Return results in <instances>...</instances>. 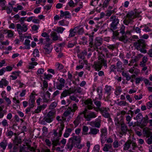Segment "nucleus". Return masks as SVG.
<instances>
[{"mask_svg":"<svg viewBox=\"0 0 152 152\" xmlns=\"http://www.w3.org/2000/svg\"><path fill=\"white\" fill-rule=\"evenodd\" d=\"M87 109L85 108L83 111L80 112L83 118H84L86 121H90L91 119L94 118L97 116V114L94 112H91L87 114Z\"/></svg>","mask_w":152,"mask_h":152,"instance_id":"nucleus-1","label":"nucleus"},{"mask_svg":"<svg viewBox=\"0 0 152 152\" xmlns=\"http://www.w3.org/2000/svg\"><path fill=\"white\" fill-rule=\"evenodd\" d=\"M142 133L144 137L148 138L146 140L147 143L151 144L152 143V132L148 128L145 127L143 129Z\"/></svg>","mask_w":152,"mask_h":152,"instance_id":"nucleus-2","label":"nucleus"},{"mask_svg":"<svg viewBox=\"0 0 152 152\" xmlns=\"http://www.w3.org/2000/svg\"><path fill=\"white\" fill-rule=\"evenodd\" d=\"M70 141L74 143L75 145V148L79 149H81L84 146V144H80L81 137L80 136H74L69 139Z\"/></svg>","mask_w":152,"mask_h":152,"instance_id":"nucleus-3","label":"nucleus"},{"mask_svg":"<svg viewBox=\"0 0 152 152\" xmlns=\"http://www.w3.org/2000/svg\"><path fill=\"white\" fill-rule=\"evenodd\" d=\"M55 115V112L53 110L50 111L45 118V120L47 123H51L53 120Z\"/></svg>","mask_w":152,"mask_h":152,"instance_id":"nucleus-4","label":"nucleus"},{"mask_svg":"<svg viewBox=\"0 0 152 152\" xmlns=\"http://www.w3.org/2000/svg\"><path fill=\"white\" fill-rule=\"evenodd\" d=\"M101 140L102 145L105 143L106 140V137L107 136V129L104 128L101 130Z\"/></svg>","mask_w":152,"mask_h":152,"instance_id":"nucleus-5","label":"nucleus"},{"mask_svg":"<svg viewBox=\"0 0 152 152\" xmlns=\"http://www.w3.org/2000/svg\"><path fill=\"white\" fill-rule=\"evenodd\" d=\"M16 28L18 33L20 34H22L23 32H26L28 29L27 26L25 24L22 26L20 24L18 23L16 25Z\"/></svg>","mask_w":152,"mask_h":152,"instance_id":"nucleus-6","label":"nucleus"},{"mask_svg":"<svg viewBox=\"0 0 152 152\" xmlns=\"http://www.w3.org/2000/svg\"><path fill=\"white\" fill-rule=\"evenodd\" d=\"M117 118L118 119L117 121V123L116 124L115 122V124L118 126L120 125H121V131L124 133H126L127 130V127L126 125L123 123V120L122 119H121L120 121L118 119V117H117Z\"/></svg>","mask_w":152,"mask_h":152,"instance_id":"nucleus-7","label":"nucleus"},{"mask_svg":"<svg viewBox=\"0 0 152 152\" xmlns=\"http://www.w3.org/2000/svg\"><path fill=\"white\" fill-rule=\"evenodd\" d=\"M146 46L147 45L144 43H139L136 46V48L141 52L145 53H147V50H146L147 49Z\"/></svg>","mask_w":152,"mask_h":152,"instance_id":"nucleus-8","label":"nucleus"},{"mask_svg":"<svg viewBox=\"0 0 152 152\" xmlns=\"http://www.w3.org/2000/svg\"><path fill=\"white\" fill-rule=\"evenodd\" d=\"M37 96V94L34 91H33L29 96V99L28 101L29 104L31 107H34V104L35 103V98L36 96Z\"/></svg>","mask_w":152,"mask_h":152,"instance_id":"nucleus-9","label":"nucleus"},{"mask_svg":"<svg viewBox=\"0 0 152 152\" xmlns=\"http://www.w3.org/2000/svg\"><path fill=\"white\" fill-rule=\"evenodd\" d=\"M109 109L106 107H102L99 109V111L102 115L106 118H109L110 117V115L109 113Z\"/></svg>","mask_w":152,"mask_h":152,"instance_id":"nucleus-10","label":"nucleus"},{"mask_svg":"<svg viewBox=\"0 0 152 152\" xmlns=\"http://www.w3.org/2000/svg\"><path fill=\"white\" fill-rule=\"evenodd\" d=\"M74 92L73 89L70 88L69 89H65L64 90L61 94L60 98L62 99Z\"/></svg>","mask_w":152,"mask_h":152,"instance_id":"nucleus-11","label":"nucleus"},{"mask_svg":"<svg viewBox=\"0 0 152 152\" xmlns=\"http://www.w3.org/2000/svg\"><path fill=\"white\" fill-rule=\"evenodd\" d=\"M111 20H113L111 24V27L113 29H115L116 28V26L118 23L119 20L115 16H112L110 17Z\"/></svg>","mask_w":152,"mask_h":152,"instance_id":"nucleus-12","label":"nucleus"},{"mask_svg":"<svg viewBox=\"0 0 152 152\" xmlns=\"http://www.w3.org/2000/svg\"><path fill=\"white\" fill-rule=\"evenodd\" d=\"M140 12L137 11L130 12L127 14V17L130 20H132L135 17H139Z\"/></svg>","mask_w":152,"mask_h":152,"instance_id":"nucleus-13","label":"nucleus"},{"mask_svg":"<svg viewBox=\"0 0 152 152\" xmlns=\"http://www.w3.org/2000/svg\"><path fill=\"white\" fill-rule=\"evenodd\" d=\"M85 105H87V107L88 109L91 110L93 108V102L91 99H88L86 100L84 102Z\"/></svg>","mask_w":152,"mask_h":152,"instance_id":"nucleus-14","label":"nucleus"},{"mask_svg":"<svg viewBox=\"0 0 152 152\" xmlns=\"http://www.w3.org/2000/svg\"><path fill=\"white\" fill-rule=\"evenodd\" d=\"M50 94L47 91L44 95L43 98L44 101L46 102H49L51 101L52 100L50 98Z\"/></svg>","mask_w":152,"mask_h":152,"instance_id":"nucleus-15","label":"nucleus"},{"mask_svg":"<svg viewBox=\"0 0 152 152\" xmlns=\"http://www.w3.org/2000/svg\"><path fill=\"white\" fill-rule=\"evenodd\" d=\"M74 146L75 147V144L70 140H69V141L66 145L65 148L67 150L71 151Z\"/></svg>","mask_w":152,"mask_h":152,"instance_id":"nucleus-16","label":"nucleus"},{"mask_svg":"<svg viewBox=\"0 0 152 152\" xmlns=\"http://www.w3.org/2000/svg\"><path fill=\"white\" fill-rule=\"evenodd\" d=\"M52 46L50 44H47L44 47V49L45 54H49L51 52L52 49Z\"/></svg>","mask_w":152,"mask_h":152,"instance_id":"nucleus-17","label":"nucleus"},{"mask_svg":"<svg viewBox=\"0 0 152 152\" xmlns=\"http://www.w3.org/2000/svg\"><path fill=\"white\" fill-rule=\"evenodd\" d=\"M60 16H65V18H71L70 14L68 11L63 12L62 10L60 11Z\"/></svg>","mask_w":152,"mask_h":152,"instance_id":"nucleus-18","label":"nucleus"},{"mask_svg":"<svg viewBox=\"0 0 152 152\" xmlns=\"http://www.w3.org/2000/svg\"><path fill=\"white\" fill-rule=\"evenodd\" d=\"M81 119H83V118L80 112L79 113V114L75 120L73 122L76 126H77L79 124L80 122V120Z\"/></svg>","mask_w":152,"mask_h":152,"instance_id":"nucleus-19","label":"nucleus"},{"mask_svg":"<svg viewBox=\"0 0 152 152\" xmlns=\"http://www.w3.org/2000/svg\"><path fill=\"white\" fill-rule=\"evenodd\" d=\"M102 43V39L99 37L95 39L94 45L96 47H98L101 45Z\"/></svg>","mask_w":152,"mask_h":152,"instance_id":"nucleus-20","label":"nucleus"},{"mask_svg":"<svg viewBox=\"0 0 152 152\" xmlns=\"http://www.w3.org/2000/svg\"><path fill=\"white\" fill-rule=\"evenodd\" d=\"M94 68L96 71H98L101 69L102 66L101 60L95 63L94 65Z\"/></svg>","mask_w":152,"mask_h":152,"instance_id":"nucleus-21","label":"nucleus"},{"mask_svg":"<svg viewBox=\"0 0 152 152\" xmlns=\"http://www.w3.org/2000/svg\"><path fill=\"white\" fill-rule=\"evenodd\" d=\"M9 84V82L5 79H2L0 81V88H2L3 86H6Z\"/></svg>","mask_w":152,"mask_h":152,"instance_id":"nucleus-22","label":"nucleus"},{"mask_svg":"<svg viewBox=\"0 0 152 152\" xmlns=\"http://www.w3.org/2000/svg\"><path fill=\"white\" fill-rule=\"evenodd\" d=\"M104 90L106 94H107L108 96L110 95L112 92L111 87L110 86L106 85L105 86Z\"/></svg>","mask_w":152,"mask_h":152,"instance_id":"nucleus-23","label":"nucleus"},{"mask_svg":"<svg viewBox=\"0 0 152 152\" xmlns=\"http://www.w3.org/2000/svg\"><path fill=\"white\" fill-rule=\"evenodd\" d=\"M50 35L51 37L53 40L56 41L58 39L59 37L57 36V34L56 32L52 31Z\"/></svg>","mask_w":152,"mask_h":152,"instance_id":"nucleus-24","label":"nucleus"},{"mask_svg":"<svg viewBox=\"0 0 152 152\" xmlns=\"http://www.w3.org/2000/svg\"><path fill=\"white\" fill-rule=\"evenodd\" d=\"M131 145V140H128L124 145V149L125 150H128L130 147Z\"/></svg>","mask_w":152,"mask_h":152,"instance_id":"nucleus-25","label":"nucleus"},{"mask_svg":"<svg viewBox=\"0 0 152 152\" xmlns=\"http://www.w3.org/2000/svg\"><path fill=\"white\" fill-rule=\"evenodd\" d=\"M16 7H15L13 8V11L17 12L19 10H22L24 9V7L21 5H19L18 4H16Z\"/></svg>","mask_w":152,"mask_h":152,"instance_id":"nucleus-26","label":"nucleus"},{"mask_svg":"<svg viewBox=\"0 0 152 152\" xmlns=\"http://www.w3.org/2000/svg\"><path fill=\"white\" fill-rule=\"evenodd\" d=\"M99 130L96 128H91L89 132H88V134L95 135L99 132Z\"/></svg>","mask_w":152,"mask_h":152,"instance_id":"nucleus-27","label":"nucleus"},{"mask_svg":"<svg viewBox=\"0 0 152 152\" xmlns=\"http://www.w3.org/2000/svg\"><path fill=\"white\" fill-rule=\"evenodd\" d=\"M148 60V58L146 56H144L142 58V61L140 62V65L142 67L145 66Z\"/></svg>","mask_w":152,"mask_h":152,"instance_id":"nucleus-28","label":"nucleus"},{"mask_svg":"<svg viewBox=\"0 0 152 152\" xmlns=\"http://www.w3.org/2000/svg\"><path fill=\"white\" fill-rule=\"evenodd\" d=\"M72 131V129L71 128H68L66 130L64 134V137L65 138H67L69 136L70 134Z\"/></svg>","mask_w":152,"mask_h":152,"instance_id":"nucleus-29","label":"nucleus"},{"mask_svg":"<svg viewBox=\"0 0 152 152\" xmlns=\"http://www.w3.org/2000/svg\"><path fill=\"white\" fill-rule=\"evenodd\" d=\"M148 119V117L147 115H146L143 118V121L141 124V127H142L146 126Z\"/></svg>","mask_w":152,"mask_h":152,"instance_id":"nucleus-30","label":"nucleus"},{"mask_svg":"<svg viewBox=\"0 0 152 152\" xmlns=\"http://www.w3.org/2000/svg\"><path fill=\"white\" fill-rule=\"evenodd\" d=\"M38 63L36 62L29 63L27 67L29 69H32L34 68V66H36Z\"/></svg>","mask_w":152,"mask_h":152,"instance_id":"nucleus-31","label":"nucleus"},{"mask_svg":"<svg viewBox=\"0 0 152 152\" xmlns=\"http://www.w3.org/2000/svg\"><path fill=\"white\" fill-rule=\"evenodd\" d=\"M30 41L28 39H26L24 44L25 46L23 48L24 49H29L30 48Z\"/></svg>","mask_w":152,"mask_h":152,"instance_id":"nucleus-32","label":"nucleus"},{"mask_svg":"<svg viewBox=\"0 0 152 152\" xmlns=\"http://www.w3.org/2000/svg\"><path fill=\"white\" fill-rule=\"evenodd\" d=\"M134 119L137 120L139 122H141L143 119V116L141 113H139L136 117L134 118Z\"/></svg>","mask_w":152,"mask_h":152,"instance_id":"nucleus-33","label":"nucleus"},{"mask_svg":"<svg viewBox=\"0 0 152 152\" xmlns=\"http://www.w3.org/2000/svg\"><path fill=\"white\" fill-rule=\"evenodd\" d=\"M88 128L87 126H83L82 128V134L83 135H86L88 134Z\"/></svg>","mask_w":152,"mask_h":152,"instance_id":"nucleus-34","label":"nucleus"},{"mask_svg":"<svg viewBox=\"0 0 152 152\" xmlns=\"http://www.w3.org/2000/svg\"><path fill=\"white\" fill-rule=\"evenodd\" d=\"M111 148L112 145L111 144H105L103 150L104 151L107 152L109 151Z\"/></svg>","mask_w":152,"mask_h":152,"instance_id":"nucleus-35","label":"nucleus"},{"mask_svg":"<svg viewBox=\"0 0 152 152\" xmlns=\"http://www.w3.org/2000/svg\"><path fill=\"white\" fill-rule=\"evenodd\" d=\"M56 119L60 123H64L66 120V118L64 116L61 117L59 116H57L56 117Z\"/></svg>","mask_w":152,"mask_h":152,"instance_id":"nucleus-36","label":"nucleus"},{"mask_svg":"<svg viewBox=\"0 0 152 152\" xmlns=\"http://www.w3.org/2000/svg\"><path fill=\"white\" fill-rule=\"evenodd\" d=\"M48 87V84L47 82L45 80L43 82L42 86V90L44 91H46Z\"/></svg>","mask_w":152,"mask_h":152,"instance_id":"nucleus-37","label":"nucleus"},{"mask_svg":"<svg viewBox=\"0 0 152 152\" xmlns=\"http://www.w3.org/2000/svg\"><path fill=\"white\" fill-rule=\"evenodd\" d=\"M121 91L122 90L121 87H118L115 89L114 94L116 96H118L120 94Z\"/></svg>","mask_w":152,"mask_h":152,"instance_id":"nucleus-38","label":"nucleus"},{"mask_svg":"<svg viewBox=\"0 0 152 152\" xmlns=\"http://www.w3.org/2000/svg\"><path fill=\"white\" fill-rule=\"evenodd\" d=\"M7 145V142L5 140H3L0 143V146L3 150H5L6 149Z\"/></svg>","mask_w":152,"mask_h":152,"instance_id":"nucleus-39","label":"nucleus"},{"mask_svg":"<svg viewBox=\"0 0 152 152\" xmlns=\"http://www.w3.org/2000/svg\"><path fill=\"white\" fill-rule=\"evenodd\" d=\"M117 68L118 69V70H121L123 69L122 66V63L120 61H118L116 63Z\"/></svg>","mask_w":152,"mask_h":152,"instance_id":"nucleus-40","label":"nucleus"},{"mask_svg":"<svg viewBox=\"0 0 152 152\" xmlns=\"http://www.w3.org/2000/svg\"><path fill=\"white\" fill-rule=\"evenodd\" d=\"M55 66L57 70L59 71L61 70L64 68V66L58 63H56Z\"/></svg>","mask_w":152,"mask_h":152,"instance_id":"nucleus-41","label":"nucleus"},{"mask_svg":"<svg viewBox=\"0 0 152 152\" xmlns=\"http://www.w3.org/2000/svg\"><path fill=\"white\" fill-rule=\"evenodd\" d=\"M96 91L99 96V98L100 99H101L102 96V88L101 87H98L96 88Z\"/></svg>","mask_w":152,"mask_h":152,"instance_id":"nucleus-42","label":"nucleus"},{"mask_svg":"<svg viewBox=\"0 0 152 152\" xmlns=\"http://www.w3.org/2000/svg\"><path fill=\"white\" fill-rule=\"evenodd\" d=\"M87 54V50H84L79 55V57L80 58L83 59L84 58V56L86 55Z\"/></svg>","mask_w":152,"mask_h":152,"instance_id":"nucleus-43","label":"nucleus"},{"mask_svg":"<svg viewBox=\"0 0 152 152\" xmlns=\"http://www.w3.org/2000/svg\"><path fill=\"white\" fill-rule=\"evenodd\" d=\"M65 29V28L63 27H57L56 28V31L59 33L62 34Z\"/></svg>","mask_w":152,"mask_h":152,"instance_id":"nucleus-44","label":"nucleus"},{"mask_svg":"<svg viewBox=\"0 0 152 152\" xmlns=\"http://www.w3.org/2000/svg\"><path fill=\"white\" fill-rule=\"evenodd\" d=\"M71 109L69 108L66 110L63 114V115L64 117H67L69 116L71 113L72 111Z\"/></svg>","mask_w":152,"mask_h":152,"instance_id":"nucleus-45","label":"nucleus"},{"mask_svg":"<svg viewBox=\"0 0 152 152\" xmlns=\"http://www.w3.org/2000/svg\"><path fill=\"white\" fill-rule=\"evenodd\" d=\"M6 33H7V36L9 37H12L14 35L13 31L10 30H5V34Z\"/></svg>","mask_w":152,"mask_h":152,"instance_id":"nucleus-46","label":"nucleus"},{"mask_svg":"<svg viewBox=\"0 0 152 152\" xmlns=\"http://www.w3.org/2000/svg\"><path fill=\"white\" fill-rule=\"evenodd\" d=\"M53 77V76L50 74H47L46 73H45L43 75V77L44 79L49 80L51 78Z\"/></svg>","mask_w":152,"mask_h":152,"instance_id":"nucleus-47","label":"nucleus"},{"mask_svg":"<svg viewBox=\"0 0 152 152\" xmlns=\"http://www.w3.org/2000/svg\"><path fill=\"white\" fill-rule=\"evenodd\" d=\"M69 37H72L74 36L76 34V30L75 29H71L69 30Z\"/></svg>","mask_w":152,"mask_h":152,"instance_id":"nucleus-48","label":"nucleus"},{"mask_svg":"<svg viewBox=\"0 0 152 152\" xmlns=\"http://www.w3.org/2000/svg\"><path fill=\"white\" fill-rule=\"evenodd\" d=\"M118 104L120 106H124L128 105V104L125 101H121L118 102Z\"/></svg>","mask_w":152,"mask_h":152,"instance_id":"nucleus-49","label":"nucleus"},{"mask_svg":"<svg viewBox=\"0 0 152 152\" xmlns=\"http://www.w3.org/2000/svg\"><path fill=\"white\" fill-rule=\"evenodd\" d=\"M19 93H20V96L21 97L24 96L26 93V90H23L21 92H20V91H18L16 94H18Z\"/></svg>","mask_w":152,"mask_h":152,"instance_id":"nucleus-50","label":"nucleus"},{"mask_svg":"<svg viewBox=\"0 0 152 152\" xmlns=\"http://www.w3.org/2000/svg\"><path fill=\"white\" fill-rule=\"evenodd\" d=\"M99 145H96L94 146L92 152H99Z\"/></svg>","mask_w":152,"mask_h":152,"instance_id":"nucleus-51","label":"nucleus"},{"mask_svg":"<svg viewBox=\"0 0 152 152\" xmlns=\"http://www.w3.org/2000/svg\"><path fill=\"white\" fill-rule=\"evenodd\" d=\"M66 20L64 19L62 20H61L59 21L58 22V24L59 25L61 26H67L68 25L69 23H68L67 24H65Z\"/></svg>","mask_w":152,"mask_h":152,"instance_id":"nucleus-52","label":"nucleus"},{"mask_svg":"<svg viewBox=\"0 0 152 152\" xmlns=\"http://www.w3.org/2000/svg\"><path fill=\"white\" fill-rule=\"evenodd\" d=\"M137 147L136 143L131 141V145L130 148L133 150H135Z\"/></svg>","mask_w":152,"mask_h":152,"instance_id":"nucleus-53","label":"nucleus"},{"mask_svg":"<svg viewBox=\"0 0 152 152\" xmlns=\"http://www.w3.org/2000/svg\"><path fill=\"white\" fill-rule=\"evenodd\" d=\"M33 55L34 57H39V53L38 50L37 49H34L33 53Z\"/></svg>","mask_w":152,"mask_h":152,"instance_id":"nucleus-54","label":"nucleus"},{"mask_svg":"<svg viewBox=\"0 0 152 152\" xmlns=\"http://www.w3.org/2000/svg\"><path fill=\"white\" fill-rule=\"evenodd\" d=\"M144 78L142 77H137L135 79V82L136 84L139 83L140 81H142L143 80Z\"/></svg>","mask_w":152,"mask_h":152,"instance_id":"nucleus-55","label":"nucleus"},{"mask_svg":"<svg viewBox=\"0 0 152 152\" xmlns=\"http://www.w3.org/2000/svg\"><path fill=\"white\" fill-rule=\"evenodd\" d=\"M69 109H71V110L72 112H75L76 110H77L78 108V107H77L76 104H74L72 106V108L71 107H69Z\"/></svg>","mask_w":152,"mask_h":152,"instance_id":"nucleus-56","label":"nucleus"},{"mask_svg":"<svg viewBox=\"0 0 152 152\" xmlns=\"http://www.w3.org/2000/svg\"><path fill=\"white\" fill-rule=\"evenodd\" d=\"M69 99L75 101V102H79V99H77L75 96L72 95L70 96Z\"/></svg>","mask_w":152,"mask_h":152,"instance_id":"nucleus-57","label":"nucleus"},{"mask_svg":"<svg viewBox=\"0 0 152 152\" xmlns=\"http://www.w3.org/2000/svg\"><path fill=\"white\" fill-rule=\"evenodd\" d=\"M101 121L99 120L94 122V125L95 127L97 128H99L100 126Z\"/></svg>","mask_w":152,"mask_h":152,"instance_id":"nucleus-58","label":"nucleus"},{"mask_svg":"<svg viewBox=\"0 0 152 152\" xmlns=\"http://www.w3.org/2000/svg\"><path fill=\"white\" fill-rule=\"evenodd\" d=\"M14 65L13 66H7L5 68L6 71L7 72H10L12 71L14 66Z\"/></svg>","mask_w":152,"mask_h":152,"instance_id":"nucleus-59","label":"nucleus"},{"mask_svg":"<svg viewBox=\"0 0 152 152\" xmlns=\"http://www.w3.org/2000/svg\"><path fill=\"white\" fill-rule=\"evenodd\" d=\"M57 105V103L55 102H53L49 106L50 109H53L56 107Z\"/></svg>","mask_w":152,"mask_h":152,"instance_id":"nucleus-60","label":"nucleus"},{"mask_svg":"<svg viewBox=\"0 0 152 152\" xmlns=\"http://www.w3.org/2000/svg\"><path fill=\"white\" fill-rule=\"evenodd\" d=\"M42 109V106H38L37 107V109H36L35 111H34L33 113H38L40 112L41 111V110Z\"/></svg>","mask_w":152,"mask_h":152,"instance_id":"nucleus-61","label":"nucleus"},{"mask_svg":"<svg viewBox=\"0 0 152 152\" xmlns=\"http://www.w3.org/2000/svg\"><path fill=\"white\" fill-rule=\"evenodd\" d=\"M64 86V84H62L61 83H59L57 86L56 87L57 89L61 90Z\"/></svg>","mask_w":152,"mask_h":152,"instance_id":"nucleus-62","label":"nucleus"},{"mask_svg":"<svg viewBox=\"0 0 152 152\" xmlns=\"http://www.w3.org/2000/svg\"><path fill=\"white\" fill-rule=\"evenodd\" d=\"M123 75H124L126 78V80L129 81L131 79V77L126 73H122Z\"/></svg>","mask_w":152,"mask_h":152,"instance_id":"nucleus-63","label":"nucleus"},{"mask_svg":"<svg viewBox=\"0 0 152 152\" xmlns=\"http://www.w3.org/2000/svg\"><path fill=\"white\" fill-rule=\"evenodd\" d=\"M146 107L148 109H150L152 107V102H149L146 103Z\"/></svg>","mask_w":152,"mask_h":152,"instance_id":"nucleus-64","label":"nucleus"}]
</instances>
